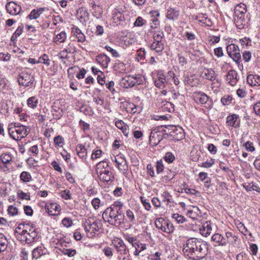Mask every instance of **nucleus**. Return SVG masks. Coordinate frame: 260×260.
Returning a JSON list of instances; mask_svg holds the SVG:
<instances>
[{
  "label": "nucleus",
  "instance_id": "f257e3e1",
  "mask_svg": "<svg viewBox=\"0 0 260 260\" xmlns=\"http://www.w3.org/2000/svg\"><path fill=\"white\" fill-rule=\"evenodd\" d=\"M208 249V245L205 241L196 238H190L184 244L183 252L190 258L199 260L206 256Z\"/></svg>",
  "mask_w": 260,
  "mask_h": 260
},
{
  "label": "nucleus",
  "instance_id": "f03ea898",
  "mask_svg": "<svg viewBox=\"0 0 260 260\" xmlns=\"http://www.w3.org/2000/svg\"><path fill=\"white\" fill-rule=\"evenodd\" d=\"M123 206V204L122 202H115L104 211L102 214L103 219L110 224L112 220H114L115 224H120L121 220L124 218L121 211Z\"/></svg>",
  "mask_w": 260,
  "mask_h": 260
},
{
  "label": "nucleus",
  "instance_id": "7ed1b4c3",
  "mask_svg": "<svg viewBox=\"0 0 260 260\" xmlns=\"http://www.w3.org/2000/svg\"><path fill=\"white\" fill-rule=\"evenodd\" d=\"M21 229V231L15 232L17 239L22 243L27 244L34 242L38 236L36 228L32 224H25L18 227L19 230Z\"/></svg>",
  "mask_w": 260,
  "mask_h": 260
},
{
  "label": "nucleus",
  "instance_id": "20e7f679",
  "mask_svg": "<svg viewBox=\"0 0 260 260\" xmlns=\"http://www.w3.org/2000/svg\"><path fill=\"white\" fill-rule=\"evenodd\" d=\"M84 225L87 236L92 238L101 228L102 223L100 220L95 219L93 217H89L85 220Z\"/></svg>",
  "mask_w": 260,
  "mask_h": 260
},
{
  "label": "nucleus",
  "instance_id": "39448f33",
  "mask_svg": "<svg viewBox=\"0 0 260 260\" xmlns=\"http://www.w3.org/2000/svg\"><path fill=\"white\" fill-rule=\"evenodd\" d=\"M29 132V131L26 126L19 123L15 124L14 127L9 129L10 137L16 141L21 140V139L26 137Z\"/></svg>",
  "mask_w": 260,
  "mask_h": 260
},
{
  "label": "nucleus",
  "instance_id": "423d86ee",
  "mask_svg": "<svg viewBox=\"0 0 260 260\" xmlns=\"http://www.w3.org/2000/svg\"><path fill=\"white\" fill-rule=\"evenodd\" d=\"M194 101L198 104H201L208 109H211L213 107V103L211 99L205 93L196 92L193 93Z\"/></svg>",
  "mask_w": 260,
  "mask_h": 260
},
{
  "label": "nucleus",
  "instance_id": "0eeeda50",
  "mask_svg": "<svg viewBox=\"0 0 260 260\" xmlns=\"http://www.w3.org/2000/svg\"><path fill=\"white\" fill-rule=\"evenodd\" d=\"M14 156L11 152L5 151L0 155V170L3 172L9 170V165L13 162Z\"/></svg>",
  "mask_w": 260,
  "mask_h": 260
},
{
  "label": "nucleus",
  "instance_id": "6e6552de",
  "mask_svg": "<svg viewBox=\"0 0 260 260\" xmlns=\"http://www.w3.org/2000/svg\"><path fill=\"white\" fill-rule=\"evenodd\" d=\"M111 245L114 247L118 255H125L129 252L128 248L121 238H114L112 240Z\"/></svg>",
  "mask_w": 260,
  "mask_h": 260
},
{
  "label": "nucleus",
  "instance_id": "1a4fd4ad",
  "mask_svg": "<svg viewBox=\"0 0 260 260\" xmlns=\"http://www.w3.org/2000/svg\"><path fill=\"white\" fill-rule=\"evenodd\" d=\"M166 134L168 135L171 139L175 141H180L184 138V133L182 128L181 127H177L175 126H171L168 129V132H166Z\"/></svg>",
  "mask_w": 260,
  "mask_h": 260
},
{
  "label": "nucleus",
  "instance_id": "9d476101",
  "mask_svg": "<svg viewBox=\"0 0 260 260\" xmlns=\"http://www.w3.org/2000/svg\"><path fill=\"white\" fill-rule=\"evenodd\" d=\"M142 80L140 77L128 75L122 78L121 84L124 88H127L136 84H140Z\"/></svg>",
  "mask_w": 260,
  "mask_h": 260
},
{
  "label": "nucleus",
  "instance_id": "9b49d317",
  "mask_svg": "<svg viewBox=\"0 0 260 260\" xmlns=\"http://www.w3.org/2000/svg\"><path fill=\"white\" fill-rule=\"evenodd\" d=\"M226 51L229 56L235 61L240 60L241 56L239 47L234 44H231L226 47Z\"/></svg>",
  "mask_w": 260,
  "mask_h": 260
},
{
  "label": "nucleus",
  "instance_id": "f8f14e48",
  "mask_svg": "<svg viewBox=\"0 0 260 260\" xmlns=\"http://www.w3.org/2000/svg\"><path fill=\"white\" fill-rule=\"evenodd\" d=\"M125 8L118 6L112 11V20L113 23L118 24L125 20L124 14Z\"/></svg>",
  "mask_w": 260,
  "mask_h": 260
},
{
  "label": "nucleus",
  "instance_id": "ddd939ff",
  "mask_svg": "<svg viewBox=\"0 0 260 260\" xmlns=\"http://www.w3.org/2000/svg\"><path fill=\"white\" fill-rule=\"evenodd\" d=\"M18 82L19 85L25 87L30 86L34 82V77L26 72H22L18 76Z\"/></svg>",
  "mask_w": 260,
  "mask_h": 260
},
{
  "label": "nucleus",
  "instance_id": "4468645a",
  "mask_svg": "<svg viewBox=\"0 0 260 260\" xmlns=\"http://www.w3.org/2000/svg\"><path fill=\"white\" fill-rule=\"evenodd\" d=\"M112 160L116 163V167L121 173L124 175L127 173L128 167L124 157L120 156H114V159Z\"/></svg>",
  "mask_w": 260,
  "mask_h": 260
},
{
  "label": "nucleus",
  "instance_id": "2eb2a0df",
  "mask_svg": "<svg viewBox=\"0 0 260 260\" xmlns=\"http://www.w3.org/2000/svg\"><path fill=\"white\" fill-rule=\"evenodd\" d=\"M97 174L101 181L105 182L108 184L110 183L114 178L113 173L107 169L100 170V171H98Z\"/></svg>",
  "mask_w": 260,
  "mask_h": 260
},
{
  "label": "nucleus",
  "instance_id": "dca6fc26",
  "mask_svg": "<svg viewBox=\"0 0 260 260\" xmlns=\"http://www.w3.org/2000/svg\"><path fill=\"white\" fill-rule=\"evenodd\" d=\"M6 9L7 12L12 15H17L21 11V7L14 2L8 3L6 6Z\"/></svg>",
  "mask_w": 260,
  "mask_h": 260
},
{
  "label": "nucleus",
  "instance_id": "f3484780",
  "mask_svg": "<svg viewBox=\"0 0 260 260\" xmlns=\"http://www.w3.org/2000/svg\"><path fill=\"white\" fill-rule=\"evenodd\" d=\"M223 238L224 246L229 244L232 246L235 247L237 244L238 237L233 233L230 232H225Z\"/></svg>",
  "mask_w": 260,
  "mask_h": 260
},
{
  "label": "nucleus",
  "instance_id": "a211bd4d",
  "mask_svg": "<svg viewBox=\"0 0 260 260\" xmlns=\"http://www.w3.org/2000/svg\"><path fill=\"white\" fill-rule=\"evenodd\" d=\"M168 84V81L162 71H159L156 75L155 80V85L159 88H165Z\"/></svg>",
  "mask_w": 260,
  "mask_h": 260
},
{
  "label": "nucleus",
  "instance_id": "6ab92c4d",
  "mask_svg": "<svg viewBox=\"0 0 260 260\" xmlns=\"http://www.w3.org/2000/svg\"><path fill=\"white\" fill-rule=\"evenodd\" d=\"M226 81L232 86L236 85L238 81L237 72L235 70L229 71L226 75Z\"/></svg>",
  "mask_w": 260,
  "mask_h": 260
},
{
  "label": "nucleus",
  "instance_id": "aec40b11",
  "mask_svg": "<svg viewBox=\"0 0 260 260\" xmlns=\"http://www.w3.org/2000/svg\"><path fill=\"white\" fill-rule=\"evenodd\" d=\"M77 17L80 21L83 23L85 24L88 20V13L86 9L83 8H80L77 10Z\"/></svg>",
  "mask_w": 260,
  "mask_h": 260
},
{
  "label": "nucleus",
  "instance_id": "412c9836",
  "mask_svg": "<svg viewBox=\"0 0 260 260\" xmlns=\"http://www.w3.org/2000/svg\"><path fill=\"white\" fill-rule=\"evenodd\" d=\"M45 209L51 215H55L60 210V206L56 203H51L46 205Z\"/></svg>",
  "mask_w": 260,
  "mask_h": 260
},
{
  "label": "nucleus",
  "instance_id": "4be33fe9",
  "mask_svg": "<svg viewBox=\"0 0 260 260\" xmlns=\"http://www.w3.org/2000/svg\"><path fill=\"white\" fill-rule=\"evenodd\" d=\"M180 15V11L176 8H170L167 10L166 17L171 20L178 19Z\"/></svg>",
  "mask_w": 260,
  "mask_h": 260
},
{
  "label": "nucleus",
  "instance_id": "5701e85b",
  "mask_svg": "<svg viewBox=\"0 0 260 260\" xmlns=\"http://www.w3.org/2000/svg\"><path fill=\"white\" fill-rule=\"evenodd\" d=\"M212 230V224L210 221H206L200 229V233L205 237L209 236Z\"/></svg>",
  "mask_w": 260,
  "mask_h": 260
},
{
  "label": "nucleus",
  "instance_id": "b1692460",
  "mask_svg": "<svg viewBox=\"0 0 260 260\" xmlns=\"http://www.w3.org/2000/svg\"><path fill=\"white\" fill-rule=\"evenodd\" d=\"M96 61L101 65L102 67L107 68L108 63L110 61V58L104 54H101L96 57Z\"/></svg>",
  "mask_w": 260,
  "mask_h": 260
},
{
  "label": "nucleus",
  "instance_id": "393cba45",
  "mask_svg": "<svg viewBox=\"0 0 260 260\" xmlns=\"http://www.w3.org/2000/svg\"><path fill=\"white\" fill-rule=\"evenodd\" d=\"M245 21V15L234 14V22L238 28L241 29L244 27Z\"/></svg>",
  "mask_w": 260,
  "mask_h": 260
},
{
  "label": "nucleus",
  "instance_id": "a878e982",
  "mask_svg": "<svg viewBox=\"0 0 260 260\" xmlns=\"http://www.w3.org/2000/svg\"><path fill=\"white\" fill-rule=\"evenodd\" d=\"M72 33L75 36L78 42H84L85 41V36L82 31L77 27L74 26L72 28Z\"/></svg>",
  "mask_w": 260,
  "mask_h": 260
},
{
  "label": "nucleus",
  "instance_id": "bb28decb",
  "mask_svg": "<svg viewBox=\"0 0 260 260\" xmlns=\"http://www.w3.org/2000/svg\"><path fill=\"white\" fill-rule=\"evenodd\" d=\"M247 82L251 86H260V76L249 75L247 77Z\"/></svg>",
  "mask_w": 260,
  "mask_h": 260
},
{
  "label": "nucleus",
  "instance_id": "cd10ccee",
  "mask_svg": "<svg viewBox=\"0 0 260 260\" xmlns=\"http://www.w3.org/2000/svg\"><path fill=\"white\" fill-rule=\"evenodd\" d=\"M201 76L210 81H214L216 78L215 72L211 69H204L201 73Z\"/></svg>",
  "mask_w": 260,
  "mask_h": 260
},
{
  "label": "nucleus",
  "instance_id": "c85d7f7f",
  "mask_svg": "<svg viewBox=\"0 0 260 260\" xmlns=\"http://www.w3.org/2000/svg\"><path fill=\"white\" fill-rule=\"evenodd\" d=\"M150 48L152 50L154 51L156 53H161L164 49V41H153L150 45Z\"/></svg>",
  "mask_w": 260,
  "mask_h": 260
},
{
  "label": "nucleus",
  "instance_id": "c756f323",
  "mask_svg": "<svg viewBox=\"0 0 260 260\" xmlns=\"http://www.w3.org/2000/svg\"><path fill=\"white\" fill-rule=\"evenodd\" d=\"M46 253V250L42 246L38 247L32 252V257L36 259H38L44 255Z\"/></svg>",
  "mask_w": 260,
  "mask_h": 260
},
{
  "label": "nucleus",
  "instance_id": "7c9ffc66",
  "mask_svg": "<svg viewBox=\"0 0 260 260\" xmlns=\"http://www.w3.org/2000/svg\"><path fill=\"white\" fill-rule=\"evenodd\" d=\"M76 150L77 155L80 158H84L86 157L87 152L84 145L82 144L77 145Z\"/></svg>",
  "mask_w": 260,
  "mask_h": 260
},
{
  "label": "nucleus",
  "instance_id": "2f4dec72",
  "mask_svg": "<svg viewBox=\"0 0 260 260\" xmlns=\"http://www.w3.org/2000/svg\"><path fill=\"white\" fill-rule=\"evenodd\" d=\"M44 11V8L34 9L31 11L28 17L30 19H36L39 17Z\"/></svg>",
  "mask_w": 260,
  "mask_h": 260
},
{
  "label": "nucleus",
  "instance_id": "473e14b6",
  "mask_svg": "<svg viewBox=\"0 0 260 260\" xmlns=\"http://www.w3.org/2000/svg\"><path fill=\"white\" fill-rule=\"evenodd\" d=\"M223 239V236L218 233L214 234L211 237L212 241L221 246H224Z\"/></svg>",
  "mask_w": 260,
  "mask_h": 260
},
{
  "label": "nucleus",
  "instance_id": "72a5a7b5",
  "mask_svg": "<svg viewBox=\"0 0 260 260\" xmlns=\"http://www.w3.org/2000/svg\"><path fill=\"white\" fill-rule=\"evenodd\" d=\"M200 213V210L197 207L193 206L191 209L188 210L187 212V215L193 219L197 218Z\"/></svg>",
  "mask_w": 260,
  "mask_h": 260
},
{
  "label": "nucleus",
  "instance_id": "f704fd0d",
  "mask_svg": "<svg viewBox=\"0 0 260 260\" xmlns=\"http://www.w3.org/2000/svg\"><path fill=\"white\" fill-rule=\"evenodd\" d=\"M116 126L119 129H121L123 134L125 136H127L128 134V132L127 129V125L124 123V122L121 120H119L115 122Z\"/></svg>",
  "mask_w": 260,
  "mask_h": 260
},
{
  "label": "nucleus",
  "instance_id": "c9c22d12",
  "mask_svg": "<svg viewBox=\"0 0 260 260\" xmlns=\"http://www.w3.org/2000/svg\"><path fill=\"white\" fill-rule=\"evenodd\" d=\"M239 116L237 114H233L226 117V123L229 126H236L238 125L239 123H236V121Z\"/></svg>",
  "mask_w": 260,
  "mask_h": 260
},
{
  "label": "nucleus",
  "instance_id": "e433bc0d",
  "mask_svg": "<svg viewBox=\"0 0 260 260\" xmlns=\"http://www.w3.org/2000/svg\"><path fill=\"white\" fill-rule=\"evenodd\" d=\"M243 186L247 191L255 190L257 192H260V188L256 184H255L253 182L251 183H244Z\"/></svg>",
  "mask_w": 260,
  "mask_h": 260
},
{
  "label": "nucleus",
  "instance_id": "4c0bfd02",
  "mask_svg": "<svg viewBox=\"0 0 260 260\" xmlns=\"http://www.w3.org/2000/svg\"><path fill=\"white\" fill-rule=\"evenodd\" d=\"M246 12V6L244 4L240 3L236 6L234 14L245 15Z\"/></svg>",
  "mask_w": 260,
  "mask_h": 260
},
{
  "label": "nucleus",
  "instance_id": "58836bf2",
  "mask_svg": "<svg viewBox=\"0 0 260 260\" xmlns=\"http://www.w3.org/2000/svg\"><path fill=\"white\" fill-rule=\"evenodd\" d=\"M20 179L24 183H27L32 180V177L30 173L23 171L20 175Z\"/></svg>",
  "mask_w": 260,
  "mask_h": 260
},
{
  "label": "nucleus",
  "instance_id": "ea45409f",
  "mask_svg": "<svg viewBox=\"0 0 260 260\" xmlns=\"http://www.w3.org/2000/svg\"><path fill=\"white\" fill-rule=\"evenodd\" d=\"M38 104V100L36 96H31L27 100V106L32 109H36Z\"/></svg>",
  "mask_w": 260,
  "mask_h": 260
},
{
  "label": "nucleus",
  "instance_id": "a19ab883",
  "mask_svg": "<svg viewBox=\"0 0 260 260\" xmlns=\"http://www.w3.org/2000/svg\"><path fill=\"white\" fill-rule=\"evenodd\" d=\"M166 220L163 218L160 217L157 218L155 221V225L156 228L163 232Z\"/></svg>",
  "mask_w": 260,
  "mask_h": 260
},
{
  "label": "nucleus",
  "instance_id": "79ce46f5",
  "mask_svg": "<svg viewBox=\"0 0 260 260\" xmlns=\"http://www.w3.org/2000/svg\"><path fill=\"white\" fill-rule=\"evenodd\" d=\"M54 143L56 147H62L64 144V139L60 136H57L54 137Z\"/></svg>",
  "mask_w": 260,
  "mask_h": 260
},
{
  "label": "nucleus",
  "instance_id": "37998d69",
  "mask_svg": "<svg viewBox=\"0 0 260 260\" xmlns=\"http://www.w3.org/2000/svg\"><path fill=\"white\" fill-rule=\"evenodd\" d=\"M8 245L6 238L2 234H0V252L4 251Z\"/></svg>",
  "mask_w": 260,
  "mask_h": 260
},
{
  "label": "nucleus",
  "instance_id": "c03bdc74",
  "mask_svg": "<svg viewBox=\"0 0 260 260\" xmlns=\"http://www.w3.org/2000/svg\"><path fill=\"white\" fill-rule=\"evenodd\" d=\"M66 39V33L64 31H61L56 36V37L54 39V42L56 43L57 42L62 43L65 41Z\"/></svg>",
  "mask_w": 260,
  "mask_h": 260
},
{
  "label": "nucleus",
  "instance_id": "a18cd8bd",
  "mask_svg": "<svg viewBox=\"0 0 260 260\" xmlns=\"http://www.w3.org/2000/svg\"><path fill=\"white\" fill-rule=\"evenodd\" d=\"M174 228L173 224L169 222V221L166 220L163 232L169 234L172 233L174 231Z\"/></svg>",
  "mask_w": 260,
  "mask_h": 260
},
{
  "label": "nucleus",
  "instance_id": "49530a36",
  "mask_svg": "<svg viewBox=\"0 0 260 260\" xmlns=\"http://www.w3.org/2000/svg\"><path fill=\"white\" fill-rule=\"evenodd\" d=\"M173 219L175 220L178 223H182L185 221V218L181 215L178 213H174L172 215Z\"/></svg>",
  "mask_w": 260,
  "mask_h": 260
},
{
  "label": "nucleus",
  "instance_id": "de8ad7c7",
  "mask_svg": "<svg viewBox=\"0 0 260 260\" xmlns=\"http://www.w3.org/2000/svg\"><path fill=\"white\" fill-rule=\"evenodd\" d=\"M136 59L139 61L145 58L146 51L144 48H140L137 51Z\"/></svg>",
  "mask_w": 260,
  "mask_h": 260
},
{
  "label": "nucleus",
  "instance_id": "09e8293b",
  "mask_svg": "<svg viewBox=\"0 0 260 260\" xmlns=\"http://www.w3.org/2000/svg\"><path fill=\"white\" fill-rule=\"evenodd\" d=\"M175 158L174 155L170 152L166 153L164 157L165 160L169 164L172 162L174 160Z\"/></svg>",
  "mask_w": 260,
  "mask_h": 260
},
{
  "label": "nucleus",
  "instance_id": "8fccbe9b",
  "mask_svg": "<svg viewBox=\"0 0 260 260\" xmlns=\"http://www.w3.org/2000/svg\"><path fill=\"white\" fill-rule=\"evenodd\" d=\"M105 255L108 258H111L113 255V249L109 246L105 247L102 250Z\"/></svg>",
  "mask_w": 260,
  "mask_h": 260
},
{
  "label": "nucleus",
  "instance_id": "3c124183",
  "mask_svg": "<svg viewBox=\"0 0 260 260\" xmlns=\"http://www.w3.org/2000/svg\"><path fill=\"white\" fill-rule=\"evenodd\" d=\"M124 238L127 241L132 244L133 247H136V245H137L136 242L137 239L135 237H132L128 234H125L124 235Z\"/></svg>",
  "mask_w": 260,
  "mask_h": 260
},
{
  "label": "nucleus",
  "instance_id": "603ef678",
  "mask_svg": "<svg viewBox=\"0 0 260 260\" xmlns=\"http://www.w3.org/2000/svg\"><path fill=\"white\" fill-rule=\"evenodd\" d=\"M164 34L162 32L158 31L156 32L153 35V41L154 42H161L164 41L163 40Z\"/></svg>",
  "mask_w": 260,
  "mask_h": 260
},
{
  "label": "nucleus",
  "instance_id": "864d4df0",
  "mask_svg": "<svg viewBox=\"0 0 260 260\" xmlns=\"http://www.w3.org/2000/svg\"><path fill=\"white\" fill-rule=\"evenodd\" d=\"M62 253L69 257H73L76 254V250L72 249H63L62 251Z\"/></svg>",
  "mask_w": 260,
  "mask_h": 260
},
{
  "label": "nucleus",
  "instance_id": "5fc2aeb1",
  "mask_svg": "<svg viewBox=\"0 0 260 260\" xmlns=\"http://www.w3.org/2000/svg\"><path fill=\"white\" fill-rule=\"evenodd\" d=\"M109 165L108 163L105 162L104 161H101L96 166V172L98 173V171H100V170H104L106 169L108 167Z\"/></svg>",
  "mask_w": 260,
  "mask_h": 260
},
{
  "label": "nucleus",
  "instance_id": "6e6d98bb",
  "mask_svg": "<svg viewBox=\"0 0 260 260\" xmlns=\"http://www.w3.org/2000/svg\"><path fill=\"white\" fill-rule=\"evenodd\" d=\"M61 197L65 200H71L72 199V196L69 190H64L60 192Z\"/></svg>",
  "mask_w": 260,
  "mask_h": 260
},
{
  "label": "nucleus",
  "instance_id": "4d7b16f0",
  "mask_svg": "<svg viewBox=\"0 0 260 260\" xmlns=\"http://www.w3.org/2000/svg\"><path fill=\"white\" fill-rule=\"evenodd\" d=\"M126 216L131 222H135L136 220L134 213L129 209L126 211Z\"/></svg>",
  "mask_w": 260,
  "mask_h": 260
},
{
  "label": "nucleus",
  "instance_id": "13d9d810",
  "mask_svg": "<svg viewBox=\"0 0 260 260\" xmlns=\"http://www.w3.org/2000/svg\"><path fill=\"white\" fill-rule=\"evenodd\" d=\"M20 256L21 260H28V251L25 248H22L21 249Z\"/></svg>",
  "mask_w": 260,
  "mask_h": 260
},
{
  "label": "nucleus",
  "instance_id": "bf43d9fd",
  "mask_svg": "<svg viewBox=\"0 0 260 260\" xmlns=\"http://www.w3.org/2000/svg\"><path fill=\"white\" fill-rule=\"evenodd\" d=\"M101 204V200L98 198H94L91 201L92 206L95 210H97L100 208Z\"/></svg>",
  "mask_w": 260,
  "mask_h": 260
},
{
  "label": "nucleus",
  "instance_id": "052dcab7",
  "mask_svg": "<svg viewBox=\"0 0 260 260\" xmlns=\"http://www.w3.org/2000/svg\"><path fill=\"white\" fill-rule=\"evenodd\" d=\"M8 214L11 216H15L18 214V209L16 207L11 205L8 209Z\"/></svg>",
  "mask_w": 260,
  "mask_h": 260
},
{
  "label": "nucleus",
  "instance_id": "680f3d73",
  "mask_svg": "<svg viewBox=\"0 0 260 260\" xmlns=\"http://www.w3.org/2000/svg\"><path fill=\"white\" fill-rule=\"evenodd\" d=\"M62 224L64 226L69 228L73 224V221L70 218L66 217L62 219Z\"/></svg>",
  "mask_w": 260,
  "mask_h": 260
},
{
  "label": "nucleus",
  "instance_id": "e2e57ef3",
  "mask_svg": "<svg viewBox=\"0 0 260 260\" xmlns=\"http://www.w3.org/2000/svg\"><path fill=\"white\" fill-rule=\"evenodd\" d=\"M237 228L239 229V231L243 234L244 235H246L248 232V230L247 228L245 226L244 224L242 222H239L237 224Z\"/></svg>",
  "mask_w": 260,
  "mask_h": 260
},
{
  "label": "nucleus",
  "instance_id": "0e129e2a",
  "mask_svg": "<svg viewBox=\"0 0 260 260\" xmlns=\"http://www.w3.org/2000/svg\"><path fill=\"white\" fill-rule=\"evenodd\" d=\"M215 163V159L211 158L210 160L203 162L201 165L202 167L209 168L211 167Z\"/></svg>",
  "mask_w": 260,
  "mask_h": 260
},
{
  "label": "nucleus",
  "instance_id": "69168bd1",
  "mask_svg": "<svg viewBox=\"0 0 260 260\" xmlns=\"http://www.w3.org/2000/svg\"><path fill=\"white\" fill-rule=\"evenodd\" d=\"M18 197L21 199L29 200L30 196L29 193L24 192L22 191H18L17 192Z\"/></svg>",
  "mask_w": 260,
  "mask_h": 260
},
{
  "label": "nucleus",
  "instance_id": "338daca9",
  "mask_svg": "<svg viewBox=\"0 0 260 260\" xmlns=\"http://www.w3.org/2000/svg\"><path fill=\"white\" fill-rule=\"evenodd\" d=\"M237 260H250L249 256L248 254L241 252L237 255Z\"/></svg>",
  "mask_w": 260,
  "mask_h": 260
},
{
  "label": "nucleus",
  "instance_id": "774afa93",
  "mask_svg": "<svg viewBox=\"0 0 260 260\" xmlns=\"http://www.w3.org/2000/svg\"><path fill=\"white\" fill-rule=\"evenodd\" d=\"M244 146L245 147L246 149L250 152H253L255 150L253 144L250 141L246 142L244 144Z\"/></svg>",
  "mask_w": 260,
  "mask_h": 260
}]
</instances>
